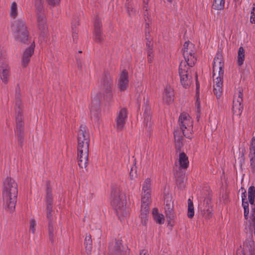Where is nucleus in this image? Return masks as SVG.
I'll use <instances>...</instances> for the list:
<instances>
[{
    "label": "nucleus",
    "instance_id": "c85d7f7f",
    "mask_svg": "<svg viewBox=\"0 0 255 255\" xmlns=\"http://www.w3.org/2000/svg\"><path fill=\"white\" fill-rule=\"evenodd\" d=\"M225 5V0H213L212 7L216 10H222Z\"/></svg>",
    "mask_w": 255,
    "mask_h": 255
},
{
    "label": "nucleus",
    "instance_id": "4d7b16f0",
    "mask_svg": "<svg viewBox=\"0 0 255 255\" xmlns=\"http://www.w3.org/2000/svg\"><path fill=\"white\" fill-rule=\"evenodd\" d=\"M146 32L147 33V37H148V38H150V36H149V31H147V30H145V32Z\"/></svg>",
    "mask_w": 255,
    "mask_h": 255
},
{
    "label": "nucleus",
    "instance_id": "4c0bfd02",
    "mask_svg": "<svg viewBox=\"0 0 255 255\" xmlns=\"http://www.w3.org/2000/svg\"><path fill=\"white\" fill-rule=\"evenodd\" d=\"M250 153L255 154V136H254L251 141Z\"/></svg>",
    "mask_w": 255,
    "mask_h": 255
},
{
    "label": "nucleus",
    "instance_id": "79ce46f5",
    "mask_svg": "<svg viewBox=\"0 0 255 255\" xmlns=\"http://www.w3.org/2000/svg\"><path fill=\"white\" fill-rule=\"evenodd\" d=\"M145 39L146 40V46L147 50H149V49L152 50L153 44L151 42V39L148 38V37H147V33L146 32L145 33Z\"/></svg>",
    "mask_w": 255,
    "mask_h": 255
},
{
    "label": "nucleus",
    "instance_id": "f704fd0d",
    "mask_svg": "<svg viewBox=\"0 0 255 255\" xmlns=\"http://www.w3.org/2000/svg\"><path fill=\"white\" fill-rule=\"evenodd\" d=\"M196 89L197 91H198L199 89V84L197 83V81H196ZM199 93L198 91H197L196 97V101L195 103V106L197 108V111L198 113H199L200 112V104L199 99Z\"/></svg>",
    "mask_w": 255,
    "mask_h": 255
},
{
    "label": "nucleus",
    "instance_id": "b1692460",
    "mask_svg": "<svg viewBox=\"0 0 255 255\" xmlns=\"http://www.w3.org/2000/svg\"><path fill=\"white\" fill-rule=\"evenodd\" d=\"M37 26L41 32H44L47 28L46 19L42 11H38L37 14Z\"/></svg>",
    "mask_w": 255,
    "mask_h": 255
},
{
    "label": "nucleus",
    "instance_id": "2eb2a0df",
    "mask_svg": "<svg viewBox=\"0 0 255 255\" xmlns=\"http://www.w3.org/2000/svg\"><path fill=\"white\" fill-rule=\"evenodd\" d=\"M89 149H77V160L81 168H85L88 165Z\"/></svg>",
    "mask_w": 255,
    "mask_h": 255
},
{
    "label": "nucleus",
    "instance_id": "7c9ffc66",
    "mask_svg": "<svg viewBox=\"0 0 255 255\" xmlns=\"http://www.w3.org/2000/svg\"><path fill=\"white\" fill-rule=\"evenodd\" d=\"M194 215V209L193 203L190 199L188 200V213L187 216L189 218H192Z\"/></svg>",
    "mask_w": 255,
    "mask_h": 255
},
{
    "label": "nucleus",
    "instance_id": "a211bd4d",
    "mask_svg": "<svg viewBox=\"0 0 255 255\" xmlns=\"http://www.w3.org/2000/svg\"><path fill=\"white\" fill-rule=\"evenodd\" d=\"M128 73L126 70H123L119 75L117 85L121 92L126 91L128 87Z\"/></svg>",
    "mask_w": 255,
    "mask_h": 255
},
{
    "label": "nucleus",
    "instance_id": "423d86ee",
    "mask_svg": "<svg viewBox=\"0 0 255 255\" xmlns=\"http://www.w3.org/2000/svg\"><path fill=\"white\" fill-rule=\"evenodd\" d=\"M112 204L116 210L119 218L122 219L128 215V210L126 204V198L125 194L122 193L119 188H113L112 191Z\"/></svg>",
    "mask_w": 255,
    "mask_h": 255
},
{
    "label": "nucleus",
    "instance_id": "6e6d98bb",
    "mask_svg": "<svg viewBox=\"0 0 255 255\" xmlns=\"http://www.w3.org/2000/svg\"><path fill=\"white\" fill-rule=\"evenodd\" d=\"M246 192L245 191L244 193H242V201H243V199H244V201L245 200H246L247 199H246Z\"/></svg>",
    "mask_w": 255,
    "mask_h": 255
},
{
    "label": "nucleus",
    "instance_id": "3c124183",
    "mask_svg": "<svg viewBox=\"0 0 255 255\" xmlns=\"http://www.w3.org/2000/svg\"><path fill=\"white\" fill-rule=\"evenodd\" d=\"M72 37H73L74 42L76 41V40L77 39V33H76V31L73 32Z\"/></svg>",
    "mask_w": 255,
    "mask_h": 255
},
{
    "label": "nucleus",
    "instance_id": "bb28decb",
    "mask_svg": "<svg viewBox=\"0 0 255 255\" xmlns=\"http://www.w3.org/2000/svg\"><path fill=\"white\" fill-rule=\"evenodd\" d=\"M77 66L78 69L81 71L88 72L90 68V63L88 61L84 62L81 59H77Z\"/></svg>",
    "mask_w": 255,
    "mask_h": 255
},
{
    "label": "nucleus",
    "instance_id": "9b49d317",
    "mask_svg": "<svg viewBox=\"0 0 255 255\" xmlns=\"http://www.w3.org/2000/svg\"><path fill=\"white\" fill-rule=\"evenodd\" d=\"M10 75V67L7 58L5 57H0V78L3 83L7 84Z\"/></svg>",
    "mask_w": 255,
    "mask_h": 255
},
{
    "label": "nucleus",
    "instance_id": "f8f14e48",
    "mask_svg": "<svg viewBox=\"0 0 255 255\" xmlns=\"http://www.w3.org/2000/svg\"><path fill=\"white\" fill-rule=\"evenodd\" d=\"M46 210L47 218L48 219V231L49 239L51 244H53L55 238L56 227L55 226H54L53 223L52 215L51 214V212L52 211V206H51L50 205H47Z\"/></svg>",
    "mask_w": 255,
    "mask_h": 255
},
{
    "label": "nucleus",
    "instance_id": "13d9d810",
    "mask_svg": "<svg viewBox=\"0 0 255 255\" xmlns=\"http://www.w3.org/2000/svg\"><path fill=\"white\" fill-rule=\"evenodd\" d=\"M149 26V24L147 23H146V24H145V28L146 29Z\"/></svg>",
    "mask_w": 255,
    "mask_h": 255
},
{
    "label": "nucleus",
    "instance_id": "a18cd8bd",
    "mask_svg": "<svg viewBox=\"0 0 255 255\" xmlns=\"http://www.w3.org/2000/svg\"><path fill=\"white\" fill-rule=\"evenodd\" d=\"M250 22L252 23H255V7H253L251 12Z\"/></svg>",
    "mask_w": 255,
    "mask_h": 255
},
{
    "label": "nucleus",
    "instance_id": "a19ab883",
    "mask_svg": "<svg viewBox=\"0 0 255 255\" xmlns=\"http://www.w3.org/2000/svg\"><path fill=\"white\" fill-rule=\"evenodd\" d=\"M35 6L37 9V12L42 11L43 8V3L42 0H34Z\"/></svg>",
    "mask_w": 255,
    "mask_h": 255
},
{
    "label": "nucleus",
    "instance_id": "20e7f679",
    "mask_svg": "<svg viewBox=\"0 0 255 255\" xmlns=\"http://www.w3.org/2000/svg\"><path fill=\"white\" fill-rule=\"evenodd\" d=\"M224 63L222 55L217 53L213 61V78L214 81V92L218 98L222 93L223 79L224 77Z\"/></svg>",
    "mask_w": 255,
    "mask_h": 255
},
{
    "label": "nucleus",
    "instance_id": "5701e85b",
    "mask_svg": "<svg viewBox=\"0 0 255 255\" xmlns=\"http://www.w3.org/2000/svg\"><path fill=\"white\" fill-rule=\"evenodd\" d=\"M174 92L173 89L169 85H167L163 94V101L166 104H169L174 100Z\"/></svg>",
    "mask_w": 255,
    "mask_h": 255
},
{
    "label": "nucleus",
    "instance_id": "dca6fc26",
    "mask_svg": "<svg viewBox=\"0 0 255 255\" xmlns=\"http://www.w3.org/2000/svg\"><path fill=\"white\" fill-rule=\"evenodd\" d=\"M15 110L16 114V128L15 129V132H23V123L22 117V108H20V103L19 101L16 103Z\"/></svg>",
    "mask_w": 255,
    "mask_h": 255
},
{
    "label": "nucleus",
    "instance_id": "09e8293b",
    "mask_svg": "<svg viewBox=\"0 0 255 255\" xmlns=\"http://www.w3.org/2000/svg\"><path fill=\"white\" fill-rule=\"evenodd\" d=\"M127 11L129 14V15L131 16L132 15L135 14V11L133 10V8L131 7H129V6H127Z\"/></svg>",
    "mask_w": 255,
    "mask_h": 255
},
{
    "label": "nucleus",
    "instance_id": "c03bdc74",
    "mask_svg": "<svg viewBox=\"0 0 255 255\" xmlns=\"http://www.w3.org/2000/svg\"><path fill=\"white\" fill-rule=\"evenodd\" d=\"M17 136V139L19 144L22 146L23 142V132H15Z\"/></svg>",
    "mask_w": 255,
    "mask_h": 255
},
{
    "label": "nucleus",
    "instance_id": "72a5a7b5",
    "mask_svg": "<svg viewBox=\"0 0 255 255\" xmlns=\"http://www.w3.org/2000/svg\"><path fill=\"white\" fill-rule=\"evenodd\" d=\"M15 105H16V103L18 101L20 103V108H22V105L21 101L20 100V87H19V84L18 83L16 85V86L15 87Z\"/></svg>",
    "mask_w": 255,
    "mask_h": 255
},
{
    "label": "nucleus",
    "instance_id": "e2e57ef3",
    "mask_svg": "<svg viewBox=\"0 0 255 255\" xmlns=\"http://www.w3.org/2000/svg\"><path fill=\"white\" fill-rule=\"evenodd\" d=\"M81 52H82V51H79V53H81Z\"/></svg>",
    "mask_w": 255,
    "mask_h": 255
},
{
    "label": "nucleus",
    "instance_id": "49530a36",
    "mask_svg": "<svg viewBox=\"0 0 255 255\" xmlns=\"http://www.w3.org/2000/svg\"><path fill=\"white\" fill-rule=\"evenodd\" d=\"M48 3L51 5H56L59 3L60 0H47Z\"/></svg>",
    "mask_w": 255,
    "mask_h": 255
},
{
    "label": "nucleus",
    "instance_id": "39448f33",
    "mask_svg": "<svg viewBox=\"0 0 255 255\" xmlns=\"http://www.w3.org/2000/svg\"><path fill=\"white\" fill-rule=\"evenodd\" d=\"M151 180L146 178L142 185L141 194V210L140 217L141 223L145 225L148 220L149 213V206L151 202Z\"/></svg>",
    "mask_w": 255,
    "mask_h": 255
},
{
    "label": "nucleus",
    "instance_id": "393cba45",
    "mask_svg": "<svg viewBox=\"0 0 255 255\" xmlns=\"http://www.w3.org/2000/svg\"><path fill=\"white\" fill-rule=\"evenodd\" d=\"M178 162L180 168L186 169L189 166V160L188 156L183 152L179 153Z\"/></svg>",
    "mask_w": 255,
    "mask_h": 255
},
{
    "label": "nucleus",
    "instance_id": "1a4fd4ad",
    "mask_svg": "<svg viewBox=\"0 0 255 255\" xmlns=\"http://www.w3.org/2000/svg\"><path fill=\"white\" fill-rule=\"evenodd\" d=\"M90 140L89 129L85 125H81L78 132L77 149H89Z\"/></svg>",
    "mask_w": 255,
    "mask_h": 255
},
{
    "label": "nucleus",
    "instance_id": "e433bc0d",
    "mask_svg": "<svg viewBox=\"0 0 255 255\" xmlns=\"http://www.w3.org/2000/svg\"><path fill=\"white\" fill-rule=\"evenodd\" d=\"M148 0H143V9L144 10L143 14L144 16L147 17V18H149V13L148 12Z\"/></svg>",
    "mask_w": 255,
    "mask_h": 255
},
{
    "label": "nucleus",
    "instance_id": "aec40b11",
    "mask_svg": "<svg viewBox=\"0 0 255 255\" xmlns=\"http://www.w3.org/2000/svg\"><path fill=\"white\" fill-rule=\"evenodd\" d=\"M102 22L98 17L94 21V39L97 42H101L104 40L102 33Z\"/></svg>",
    "mask_w": 255,
    "mask_h": 255
},
{
    "label": "nucleus",
    "instance_id": "412c9836",
    "mask_svg": "<svg viewBox=\"0 0 255 255\" xmlns=\"http://www.w3.org/2000/svg\"><path fill=\"white\" fill-rule=\"evenodd\" d=\"M109 253L111 255H124V247L121 241L116 240L114 244L110 245Z\"/></svg>",
    "mask_w": 255,
    "mask_h": 255
},
{
    "label": "nucleus",
    "instance_id": "4be33fe9",
    "mask_svg": "<svg viewBox=\"0 0 255 255\" xmlns=\"http://www.w3.org/2000/svg\"><path fill=\"white\" fill-rule=\"evenodd\" d=\"M127 118V112L125 109H122L118 114L116 119V128L122 129L124 127Z\"/></svg>",
    "mask_w": 255,
    "mask_h": 255
},
{
    "label": "nucleus",
    "instance_id": "f257e3e1",
    "mask_svg": "<svg viewBox=\"0 0 255 255\" xmlns=\"http://www.w3.org/2000/svg\"><path fill=\"white\" fill-rule=\"evenodd\" d=\"M100 92L93 96L90 108L91 116L98 117L100 102L101 100L111 101L113 97L112 88L113 80L110 74L106 73L103 76L99 84Z\"/></svg>",
    "mask_w": 255,
    "mask_h": 255
},
{
    "label": "nucleus",
    "instance_id": "6ab92c4d",
    "mask_svg": "<svg viewBox=\"0 0 255 255\" xmlns=\"http://www.w3.org/2000/svg\"><path fill=\"white\" fill-rule=\"evenodd\" d=\"M164 209L166 217L170 220L172 219L174 217L173 213V202L170 195H166L164 197Z\"/></svg>",
    "mask_w": 255,
    "mask_h": 255
},
{
    "label": "nucleus",
    "instance_id": "4468645a",
    "mask_svg": "<svg viewBox=\"0 0 255 255\" xmlns=\"http://www.w3.org/2000/svg\"><path fill=\"white\" fill-rule=\"evenodd\" d=\"M211 204V200L206 198L199 205L202 216L206 219H209L212 217L213 210Z\"/></svg>",
    "mask_w": 255,
    "mask_h": 255
},
{
    "label": "nucleus",
    "instance_id": "7ed1b4c3",
    "mask_svg": "<svg viewBox=\"0 0 255 255\" xmlns=\"http://www.w3.org/2000/svg\"><path fill=\"white\" fill-rule=\"evenodd\" d=\"M179 129L174 131V138L176 148L178 150L183 146L182 134L187 138H191L192 132L193 122L189 115L187 113H182L178 120Z\"/></svg>",
    "mask_w": 255,
    "mask_h": 255
},
{
    "label": "nucleus",
    "instance_id": "2f4dec72",
    "mask_svg": "<svg viewBox=\"0 0 255 255\" xmlns=\"http://www.w3.org/2000/svg\"><path fill=\"white\" fill-rule=\"evenodd\" d=\"M46 199L47 205H50L51 206H52L53 197L51 194V190L49 187H47L46 189Z\"/></svg>",
    "mask_w": 255,
    "mask_h": 255
},
{
    "label": "nucleus",
    "instance_id": "bf43d9fd",
    "mask_svg": "<svg viewBox=\"0 0 255 255\" xmlns=\"http://www.w3.org/2000/svg\"><path fill=\"white\" fill-rule=\"evenodd\" d=\"M167 1H169V2H171L172 0H166Z\"/></svg>",
    "mask_w": 255,
    "mask_h": 255
},
{
    "label": "nucleus",
    "instance_id": "473e14b6",
    "mask_svg": "<svg viewBox=\"0 0 255 255\" xmlns=\"http://www.w3.org/2000/svg\"><path fill=\"white\" fill-rule=\"evenodd\" d=\"M145 109H144V121L147 120L148 121L150 120L149 117V114H150V108L149 106L148 102L146 101V103H145Z\"/></svg>",
    "mask_w": 255,
    "mask_h": 255
},
{
    "label": "nucleus",
    "instance_id": "de8ad7c7",
    "mask_svg": "<svg viewBox=\"0 0 255 255\" xmlns=\"http://www.w3.org/2000/svg\"><path fill=\"white\" fill-rule=\"evenodd\" d=\"M147 59L149 62H151L152 60V50H147Z\"/></svg>",
    "mask_w": 255,
    "mask_h": 255
},
{
    "label": "nucleus",
    "instance_id": "864d4df0",
    "mask_svg": "<svg viewBox=\"0 0 255 255\" xmlns=\"http://www.w3.org/2000/svg\"><path fill=\"white\" fill-rule=\"evenodd\" d=\"M242 205L244 207V209H245V208L246 207L249 208V204L247 201H242Z\"/></svg>",
    "mask_w": 255,
    "mask_h": 255
},
{
    "label": "nucleus",
    "instance_id": "c756f323",
    "mask_svg": "<svg viewBox=\"0 0 255 255\" xmlns=\"http://www.w3.org/2000/svg\"><path fill=\"white\" fill-rule=\"evenodd\" d=\"M10 16L13 18H15L18 15L17 5L15 2H13L10 6Z\"/></svg>",
    "mask_w": 255,
    "mask_h": 255
},
{
    "label": "nucleus",
    "instance_id": "c9c22d12",
    "mask_svg": "<svg viewBox=\"0 0 255 255\" xmlns=\"http://www.w3.org/2000/svg\"><path fill=\"white\" fill-rule=\"evenodd\" d=\"M153 218L156 223L159 224H163L164 223V217L163 215L162 214L156 215V216L153 217Z\"/></svg>",
    "mask_w": 255,
    "mask_h": 255
},
{
    "label": "nucleus",
    "instance_id": "ddd939ff",
    "mask_svg": "<svg viewBox=\"0 0 255 255\" xmlns=\"http://www.w3.org/2000/svg\"><path fill=\"white\" fill-rule=\"evenodd\" d=\"M243 93L241 90H240L233 100L232 111L234 114L241 115L242 114L243 110Z\"/></svg>",
    "mask_w": 255,
    "mask_h": 255
},
{
    "label": "nucleus",
    "instance_id": "37998d69",
    "mask_svg": "<svg viewBox=\"0 0 255 255\" xmlns=\"http://www.w3.org/2000/svg\"><path fill=\"white\" fill-rule=\"evenodd\" d=\"M36 225V223L35 220L33 219H31L29 230L33 234L35 233Z\"/></svg>",
    "mask_w": 255,
    "mask_h": 255
},
{
    "label": "nucleus",
    "instance_id": "680f3d73",
    "mask_svg": "<svg viewBox=\"0 0 255 255\" xmlns=\"http://www.w3.org/2000/svg\"><path fill=\"white\" fill-rule=\"evenodd\" d=\"M146 127H147V126H148V123H147L146 124Z\"/></svg>",
    "mask_w": 255,
    "mask_h": 255
},
{
    "label": "nucleus",
    "instance_id": "8fccbe9b",
    "mask_svg": "<svg viewBox=\"0 0 255 255\" xmlns=\"http://www.w3.org/2000/svg\"><path fill=\"white\" fill-rule=\"evenodd\" d=\"M249 213V208L246 207L245 208V209H244V216L245 218L247 219H248V216Z\"/></svg>",
    "mask_w": 255,
    "mask_h": 255
},
{
    "label": "nucleus",
    "instance_id": "9d476101",
    "mask_svg": "<svg viewBox=\"0 0 255 255\" xmlns=\"http://www.w3.org/2000/svg\"><path fill=\"white\" fill-rule=\"evenodd\" d=\"M182 50L185 60L182 61H185L187 63V65L193 67L196 61L194 56L195 48L193 44L189 41H187L184 44Z\"/></svg>",
    "mask_w": 255,
    "mask_h": 255
},
{
    "label": "nucleus",
    "instance_id": "f03ea898",
    "mask_svg": "<svg viewBox=\"0 0 255 255\" xmlns=\"http://www.w3.org/2000/svg\"><path fill=\"white\" fill-rule=\"evenodd\" d=\"M18 194V185L11 177H7L3 182L2 195L3 208L9 213L15 210Z\"/></svg>",
    "mask_w": 255,
    "mask_h": 255
},
{
    "label": "nucleus",
    "instance_id": "f3484780",
    "mask_svg": "<svg viewBox=\"0 0 255 255\" xmlns=\"http://www.w3.org/2000/svg\"><path fill=\"white\" fill-rule=\"evenodd\" d=\"M34 47L35 45L33 42L29 47L26 48L23 51L21 59V64L22 67L25 68L28 65L31 57L33 54Z\"/></svg>",
    "mask_w": 255,
    "mask_h": 255
},
{
    "label": "nucleus",
    "instance_id": "603ef678",
    "mask_svg": "<svg viewBox=\"0 0 255 255\" xmlns=\"http://www.w3.org/2000/svg\"><path fill=\"white\" fill-rule=\"evenodd\" d=\"M139 255H149L148 252L146 250H142L141 251Z\"/></svg>",
    "mask_w": 255,
    "mask_h": 255
},
{
    "label": "nucleus",
    "instance_id": "0e129e2a",
    "mask_svg": "<svg viewBox=\"0 0 255 255\" xmlns=\"http://www.w3.org/2000/svg\"><path fill=\"white\" fill-rule=\"evenodd\" d=\"M151 125L150 123L149 124V126L150 127Z\"/></svg>",
    "mask_w": 255,
    "mask_h": 255
},
{
    "label": "nucleus",
    "instance_id": "58836bf2",
    "mask_svg": "<svg viewBox=\"0 0 255 255\" xmlns=\"http://www.w3.org/2000/svg\"><path fill=\"white\" fill-rule=\"evenodd\" d=\"M250 158V166L253 170L255 169V154L249 153Z\"/></svg>",
    "mask_w": 255,
    "mask_h": 255
},
{
    "label": "nucleus",
    "instance_id": "cd10ccee",
    "mask_svg": "<svg viewBox=\"0 0 255 255\" xmlns=\"http://www.w3.org/2000/svg\"><path fill=\"white\" fill-rule=\"evenodd\" d=\"M245 60V50L243 47H240L238 53V64L242 66Z\"/></svg>",
    "mask_w": 255,
    "mask_h": 255
},
{
    "label": "nucleus",
    "instance_id": "6e6552de",
    "mask_svg": "<svg viewBox=\"0 0 255 255\" xmlns=\"http://www.w3.org/2000/svg\"><path fill=\"white\" fill-rule=\"evenodd\" d=\"M191 67L185 61H181L179 67V74L181 85L185 88L190 87L192 83Z\"/></svg>",
    "mask_w": 255,
    "mask_h": 255
},
{
    "label": "nucleus",
    "instance_id": "0eeeda50",
    "mask_svg": "<svg viewBox=\"0 0 255 255\" xmlns=\"http://www.w3.org/2000/svg\"><path fill=\"white\" fill-rule=\"evenodd\" d=\"M11 28L16 40L26 43L28 40V31L25 21L21 19L16 20L12 23Z\"/></svg>",
    "mask_w": 255,
    "mask_h": 255
},
{
    "label": "nucleus",
    "instance_id": "5fc2aeb1",
    "mask_svg": "<svg viewBox=\"0 0 255 255\" xmlns=\"http://www.w3.org/2000/svg\"><path fill=\"white\" fill-rule=\"evenodd\" d=\"M159 214L158 212V209L157 208H154L152 210V215L154 217L156 216V215Z\"/></svg>",
    "mask_w": 255,
    "mask_h": 255
},
{
    "label": "nucleus",
    "instance_id": "ea45409f",
    "mask_svg": "<svg viewBox=\"0 0 255 255\" xmlns=\"http://www.w3.org/2000/svg\"><path fill=\"white\" fill-rule=\"evenodd\" d=\"M35 6L37 9V12L42 11L43 8V3L42 0H34Z\"/></svg>",
    "mask_w": 255,
    "mask_h": 255
},
{
    "label": "nucleus",
    "instance_id": "a878e982",
    "mask_svg": "<svg viewBox=\"0 0 255 255\" xmlns=\"http://www.w3.org/2000/svg\"><path fill=\"white\" fill-rule=\"evenodd\" d=\"M84 245L87 253L88 254H91L92 250V241L91 236L90 234H86L84 241Z\"/></svg>",
    "mask_w": 255,
    "mask_h": 255
},
{
    "label": "nucleus",
    "instance_id": "052dcab7",
    "mask_svg": "<svg viewBox=\"0 0 255 255\" xmlns=\"http://www.w3.org/2000/svg\"><path fill=\"white\" fill-rule=\"evenodd\" d=\"M130 176H132V175H131V172H130Z\"/></svg>",
    "mask_w": 255,
    "mask_h": 255
}]
</instances>
